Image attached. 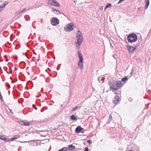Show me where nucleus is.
Masks as SVG:
<instances>
[{
    "mask_svg": "<svg viewBox=\"0 0 151 151\" xmlns=\"http://www.w3.org/2000/svg\"><path fill=\"white\" fill-rule=\"evenodd\" d=\"M59 70V69L58 68L57 70Z\"/></svg>",
    "mask_w": 151,
    "mask_h": 151,
    "instance_id": "obj_42",
    "label": "nucleus"
},
{
    "mask_svg": "<svg viewBox=\"0 0 151 151\" xmlns=\"http://www.w3.org/2000/svg\"><path fill=\"white\" fill-rule=\"evenodd\" d=\"M138 46V45H137L135 46V47H133L132 46L127 45V47L129 51V52H130L132 53L134 51V50L136 49V47H137Z\"/></svg>",
    "mask_w": 151,
    "mask_h": 151,
    "instance_id": "obj_7",
    "label": "nucleus"
},
{
    "mask_svg": "<svg viewBox=\"0 0 151 151\" xmlns=\"http://www.w3.org/2000/svg\"><path fill=\"white\" fill-rule=\"evenodd\" d=\"M26 10V8H24L22 9H20V10H19L17 12L15 13V14L16 15H17L20 13L24 12L25 10Z\"/></svg>",
    "mask_w": 151,
    "mask_h": 151,
    "instance_id": "obj_10",
    "label": "nucleus"
},
{
    "mask_svg": "<svg viewBox=\"0 0 151 151\" xmlns=\"http://www.w3.org/2000/svg\"><path fill=\"white\" fill-rule=\"evenodd\" d=\"M87 142H88L89 144H91L92 143L91 141V140H88L87 141Z\"/></svg>",
    "mask_w": 151,
    "mask_h": 151,
    "instance_id": "obj_30",
    "label": "nucleus"
},
{
    "mask_svg": "<svg viewBox=\"0 0 151 151\" xmlns=\"http://www.w3.org/2000/svg\"><path fill=\"white\" fill-rule=\"evenodd\" d=\"M68 149V148L66 147H64L62 149L58 151H66Z\"/></svg>",
    "mask_w": 151,
    "mask_h": 151,
    "instance_id": "obj_22",
    "label": "nucleus"
},
{
    "mask_svg": "<svg viewBox=\"0 0 151 151\" xmlns=\"http://www.w3.org/2000/svg\"><path fill=\"white\" fill-rule=\"evenodd\" d=\"M1 60H0V61L1 62Z\"/></svg>",
    "mask_w": 151,
    "mask_h": 151,
    "instance_id": "obj_40",
    "label": "nucleus"
},
{
    "mask_svg": "<svg viewBox=\"0 0 151 151\" xmlns=\"http://www.w3.org/2000/svg\"><path fill=\"white\" fill-rule=\"evenodd\" d=\"M31 124L32 123L31 122H24V125L25 126H28L31 125Z\"/></svg>",
    "mask_w": 151,
    "mask_h": 151,
    "instance_id": "obj_23",
    "label": "nucleus"
},
{
    "mask_svg": "<svg viewBox=\"0 0 151 151\" xmlns=\"http://www.w3.org/2000/svg\"><path fill=\"white\" fill-rule=\"evenodd\" d=\"M100 9H103V7H102V6H100Z\"/></svg>",
    "mask_w": 151,
    "mask_h": 151,
    "instance_id": "obj_34",
    "label": "nucleus"
},
{
    "mask_svg": "<svg viewBox=\"0 0 151 151\" xmlns=\"http://www.w3.org/2000/svg\"><path fill=\"white\" fill-rule=\"evenodd\" d=\"M48 4L51 5L59 7L60 6V4L57 1L54 0H49Z\"/></svg>",
    "mask_w": 151,
    "mask_h": 151,
    "instance_id": "obj_5",
    "label": "nucleus"
},
{
    "mask_svg": "<svg viewBox=\"0 0 151 151\" xmlns=\"http://www.w3.org/2000/svg\"><path fill=\"white\" fill-rule=\"evenodd\" d=\"M88 147H86L85 148V151H88Z\"/></svg>",
    "mask_w": 151,
    "mask_h": 151,
    "instance_id": "obj_29",
    "label": "nucleus"
},
{
    "mask_svg": "<svg viewBox=\"0 0 151 151\" xmlns=\"http://www.w3.org/2000/svg\"><path fill=\"white\" fill-rule=\"evenodd\" d=\"M2 137V136H1V139H2L3 140H4L5 141L7 142H9L10 141H11L10 140V139H9L6 138L3 139Z\"/></svg>",
    "mask_w": 151,
    "mask_h": 151,
    "instance_id": "obj_21",
    "label": "nucleus"
},
{
    "mask_svg": "<svg viewBox=\"0 0 151 151\" xmlns=\"http://www.w3.org/2000/svg\"><path fill=\"white\" fill-rule=\"evenodd\" d=\"M112 119V116H111V115H110L109 116V119L110 120V119Z\"/></svg>",
    "mask_w": 151,
    "mask_h": 151,
    "instance_id": "obj_31",
    "label": "nucleus"
},
{
    "mask_svg": "<svg viewBox=\"0 0 151 151\" xmlns=\"http://www.w3.org/2000/svg\"><path fill=\"white\" fill-rule=\"evenodd\" d=\"M59 21L56 17H53L51 19V24L54 26H56L59 24Z\"/></svg>",
    "mask_w": 151,
    "mask_h": 151,
    "instance_id": "obj_6",
    "label": "nucleus"
},
{
    "mask_svg": "<svg viewBox=\"0 0 151 151\" xmlns=\"http://www.w3.org/2000/svg\"><path fill=\"white\" fill-rule=\"evenodd\" d=\"M69 150H72L75 148V147L74 146L72 145H70L68 146Z\"/></svg>",
    "mask_w": 151,
    "mask_h": 151,
    "instance_id": "obj_18",
    "label": "nucleus"
},
{
    "mask_svg": "<svg viewBox=\"0 0 151 151\" xmlns=\"http://www.w3.org/2000/svg\"><path fill=\"white\" fill-rule=\"evenodd\" d=\"M1 100L2 101H3V102H4V101L3 100V99H2V96L1 94Z\"/></svg>",
    "mask_w": 151,
    "mask_h": 151,
    "instance_id": "obj_32",
    "label": "nucleus"
},
{
    "mask_svg": "<svg viewBox=\"0 0 151 151\" xmlns=\"http://www.w3.org/2000/svg\"><path fill=\"white\" fill-rule=\"evenodd\" d=\"M83 129L80 126H78L76 129V132L77 133H79Z\"/></svg>",
    "mask_w": 151,
    "mask_h": 151,
    "instance_id": "obj_11",
    "label": "nucleus"
},
{
    "mask_svg": "<svg viewBox=\"0 0 151 151\" xmlns=\"http://www.w3.org/2000/svg\"><path fill=\"white\" fill-rule=\"evenodd\" d=\"M131 73V76L132 75V72Z\"/></svg>",
    "mask_w": 151,
    "mask_h": 151,
    "instance_id": "obj_37",
    "label": "nucleus"
},
{
    "mask_svg": "<svg viewBox=\"0 0 151 151\" xmlns=\"http://www.w3.org/2000/svg\"><path fill=\"white\" fill-rule=\"evenodd\" d=\"M20 137V136L19 135H15L12 138L10 139L11 141H12L14 139H18Z\"/></svg>",
    "mask_w": 151,
    "mask_h": 151,
    "instance_id": "obj_17",
    "label": "nucleus"
},
{
    "mask_svg": "<svg viewBox=\"0 0 151 151\" xmlns=\"http://www.w3.org/2000/svg\"><path fill=\"white\" fill-rule=\"evenodd\" d=\"M137 36L134 34H130L127 37L128 42L132 43L135 42L137 40Z\"/></svg>",
    "mask_w": 151,
    "mask_h": 151,
    "instance_id": "obj_4",
    "label": "nucleus"
},
{
    "mask_svg": "<svg viewBox=\"0 0 151 151\" xmlns=\"http://www.w3.org/2000/svg\"><path fill=\"white\" fill-rule=\"evenodd\" d=\"M120 100L119 97L118 96H116L113 99V103L116 104L119 103Z\"/></svg>",
    "mask_w": 151,
    "mask_h": 151,
    "instance_id": "obj_8",
    "label": "nucleus"
},
{
    "mask_svg": "<svg viewBox=\"0 0 151 151\" xmlns=\"http://www.w3.org/2000/svg\"><path fill=\"white\" fill-rule=\"evenodd\" d=\"M109 83L111 90H112L113 92L118 90L119 88L122 86V82L120 81H109Z\"/></svg>",
    "mask_w": 151,
    "mask_h": 151,
    "instance_id": "obj_1",
    "label": "nucleus"
},
{
    "mask_svg": "<svg viewBox=\"0 0 151 151\" xmlns=\"http://www.w3.org/2000/svg\"><path fill=\"white\" fill-rule=\"evenodd\" d=\"M8 4V2L7 1H4L3 3V5L1 6V8H4L5 6L7 4Z\"/></svg>",
    "mask_w": 151,
    "mask_h": 151,
    "instance_id": "obj_16",
    "label": "nucleus"
},
{
    "mask_svg": "<svg viewBox=\"0 0 151 151\" xmlns=\"http://www.w3.org/2000/svg\"><path fill=\"white\" fill-rule=\"evenodd\" d=\"M116 91H114V92H114V94H116V93H117V92H116Z\"/></svg>",
    "mask_w": 151,
    "mask_h": 151,
    "instance_id": "obj_33",
    "label": "nucleus"
},
{
    "mask_svg": "<svg viewBox=\"0 0 151 151\" xmlns=\"http://www.w3.org/2000/svg\"><path fill=\"white\" fill-rule=\"evenodd\" d=\"M53 12L54 13L57 15H60L61 14L59 11L55 9H53Z\"/></svg>",
    "mask_w": 151,
    "mask_h": 151,
    "instance_id": "obj_13",
    "label": "nucleus"
},
{
    "mask_svg": "<svg viewBox=\"0 0 151 151\" xmlns=\"http://www.w3.org/2000/svg\"><path fill=\"white\" fill-rule=\"evenodd\" d=\"M76 34L77 42H76V43L77 44V47L79 48L80 45L83 41V37L82 33L80 31H77Z\"/></svg>",
    "mask_w": 151,
    "mask_h": 151,
    "instance_id": "obj_2",
    "label": "nucleus"
},
{
    "mask_svg": "<svg viewBox=\"0 0 151 151\" xmlns=\"http://www.w3.org/2000/svg\"><path fill=\"white\" fill-rule=\"evenodd\" d=\"M78 108V107L77 106H76V107H73V108L72 111H75Z\"/></svg>",
    "mask_w": 151,
    "mask_h": 151,
    "instance_id": "obj_25",
    "label": "nucleus"
},
{
    "mask_svg": "<svg viewBox=\"0 0 151 151\" xmlns=\"http://www.w3.org/2000/svg\"><path fill=\"white\" fill-rule=\"evenodd\" d=\"M124 0H120L119 2H118V4H120L123 1H124Z\"/></svg>",
    "mask_w": 151,
    "mask_h": 151,
    "instance_id": "obj_28",
    "label": "nucleus"
},
{
    "mask_svg": "<svg viewBox=\"0 0 151 151\" xmlns=\"http://www.w3.org/2000/svg\"><path fill=\"white\" fill-rule=\"evenodd\" d=\"M74 27V24L72 23H70L65 26L64 29L65 32H70L73 30Z\"/></svg>",
    "mask_w": 151,
    "mask_h": 151,
    "instance_id": "obj_3",
    "label": "nucleus"
},
{
    "mask_svg": "<svg viewBox=\"0 0 151 151\" xmlns=\"http://www.w3.org/2000/svg\"><path fill=\"white\" fill-rule=\"evenodd\" d=\"M59 70V69L58 68L57 70Z\"/></svg>",
    "mask_w": 151,
    "mask_h": 151,
    "instance_id": "obj_41",
    "label": "nucleus"
},
{
    "mask_svg": "<svg viewBox=\"0 0 151 151\" xmlns=\"http://www.w3.org/2000/svg\"><path fill=\"white\" fill-rule=\"evenodd\" d=\"M84 132L83 131L82 132V133H83Z\"/></svg>",
    "mask_w": 151,
    "mask_h": 151,
    "instance_id": "obj_38",
    "label": "nucleus"
},
{
    "mask_svg": "<svg viewBox=\"0 0 151 151\" xmlns=\"http://www.w3.org/2000/svg\"><path fill=\"white\" fill-rule=\"evenodd\" d=\"M5 56H6L5 55H4V57H5Z\"/></svg>",
    "mask_w": 151,
    "mask_h": 151,
    "instance_id": "obj_39",
    "label": "nucleus"
},
{
    "mask_svg": "<svg viewBox=\"0 0 151 151\" xmlns=\"http://www.w3.org/2000/svg\"><path fill=\"white\" fill-rule=\"evenodd\" d=\"M78 66L81 69H82L83 68V60L79 61Z\"/></svg>",
    "mask_w": 151,
    "mask_h": 151,
    "instance_id": "obj_9",
    "label": "nucleus"
},
{
    "mask_svg": "<svg viewBox=\"0 0 151 151\" xmlns=\"http://www.w3.org/2000/svg\"><path fill=\"white\" fill-rule=\"evenodd\" d=\"M10 110V111L11 112V113H13V112H12V110Z\"/></svg>",
    "mask_w": 151,
    "mask_h": 151,
    "instance_id": "obj_36",
    "label": "nucleus"
},
{
    "mask_svg": "<svg viewBox=\"0 0 151 151\" xmlns=\"http://www.w3.org/2000/svg\"><path fill=\"white\" fill-rule=\"evenodd\" d=\"M48 141V139H45L44 140H42L41 141V143L42 144H44L45 142Z\"/></svg>",
    "mask_w": 151,
    "mask_h": 151,
    "instance_id": "obj_24",
    "label": "nucleus"
},
{
    "mask_svg": "<svg viewBox=\"0 0 151 151\" xmlns=\"http://www.w3.org/2000/svg\"><path fill=\"white\" fill-rule=\"evenodd\" d=\"M150 3L149 0H145V3L146 4L145 9H147Z\"/></svg>",
    "mask_w": 151,
    "mask_h": 151,
    "instance_id": "obj_14",
    "label": "nucleus"
},
{
    "mask_svg": "<svg viewBox=\"0 0 151 151\" xmlns=\"http://www.w3.org/2000/svg\"><path fill=\"white\" fill-rule=\"evenodd\" d=\"M108 7L106 6L105 7L104 9L105 10L106 8H107Z\"/></svg>",
    "mask_w": 151,
    "mask_h": 151,
    "instance_id": "obj_35",
    "label": "nucleus"
},
{
    "mask_svg": "<svg viewBox=\"0 0 151 151\" xmlns=\"http://www.w3.org/2000/svg\"><path fill=\"white\" fill-rule=\"evenodd\" d=\"M70 119L71 120H75V121H76L77 120V117L74 115H73L70 116Z\"/></svg>",
    "mask_w": 151,
    "mask_h": 151,
    "instance_id": "obj_15",
    "label": "nucleus"
},
{
    "mask_svg": "<svg viewBox=\"0 0 151 151\" xmlns=\"http://www.w3.org/2000/svg\"><path fill=\"white\" fill-rule=\"evenodd\" d=\"M19 124L21 125H24V122H23L21 121V122H20Z\"/></svg>",
    "mask_w": 151,
    "mask_h": 151,
    "instance_id": "obj_27",
    "label": "nucleus"
},
{
    "mask_svg": "<svg viewBox=\"0 0 151 151\" xmlns=\"http://www.w3.org/2000/svg\"><path fill=\"white\" fill-rule=\"evenodd\" d=\"M77 54L79 58V61L83 60V58L81 53L80 52L78 51Z\"/></svg>",
    "mask_w": 151,
    "mask_h": 151,
    "instance_id": "obj_12",
    "label": "nucleus"
},
{
    "mask_svg": "<svg viewBox=\"0 0 151 151\" xmlns=\"http://www.w3.org/2000/svg\"><path fill=\"white\" fill-rule=\"evenodd\" d=\"M128 80L127 76H126L124 78H122V81L125 83V82Z\"/></svg>",
    "mask_w": 151,
    "mask_h": 151,
    "instance_id": "obj_19",
    "label": "nucleus"
},
{
    "mask_svg": "<svg viewBox=\"0 0 151 151\" xmlns=\"http://www.w3.org/2000/svg\"><path fill=\"white\" fill-rule=\"evenodd\" d=\"M111 6V4L110 3H109L106 5V7H107L108 8L110 7Z\"/></svg>",
    "mask_w": 151,
    "mask_h": 151,
    "instance_id": "obj_26",
    "label": "nucleus"
},
{
    "mask_svg": "<svg viewBox=\"0 0 151 151\" xmlns=\"http://www.w3.org/2000/svg\"><path fill=\"white\" fill-rule=\"evenodd\" d=\"M25 142H25H30V144L34 146V145H35V142L33 140H32V141H28V142Z\"/></svg>",
    "mask_w": 151,
    "mask_h": 151,
    "instance_id": "obj_20",
    "label": "nucleus"
}]
</instances>
